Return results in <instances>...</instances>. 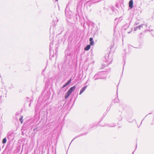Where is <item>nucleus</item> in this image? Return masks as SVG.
Returning <instances> with one entry per match:
<instances>
[{
    "label": "nucleus",
    "instance_id": "nucleus-1",
    "mask_svg": "<svg viewBox=\"0 0 154 154\" xmlns=\"http://www.w3.org/2000/svg\"><path fill=\"white\" fill-rule=\"evenodd\" d=\"M76 87L75 86H73L70 88L69 90L67 92L65 96V98H67L72 93V92L74 91Z\"/></svg>",
    "mask_w": 154,
    "mask_h": 154
},
{
    "label": "nucleus",
    "instance_id": "nucleus-2",
    "mask_svg": "<svg viewBox=\"0 0 154 154\" xmlns=\"http://www.w3.org/2000/svg\"><path fill=\"white\" fill-rule=\"evenodd\" d=\"M133 1L132 0H130L129 2V6L131 9L133 8Z\"/></svg>",
    "mask_w": 154,
    "mask_h": 154
},
{
    "label": "nucleus",
    "instance_id": "nucleus-3",
    "mask_svg": "<svg viewBox=\"0 0 154 154\" xmlns=\"http://www.w3.org/2000/svg\"><path fill=\"white\" fill-rule=\"evenodd\" d=\"M87 88V86H84L80 90L79 94H81Z\"/></svg>",
    "mask_w": 154,
    "mask_h": 154
},
{
    "label": "nucleus",
    "instance_id": "nucleus-4",
    "mask_svg": "<svg viewBox=\"0 0 154 154\" xmlns=\"http://www.w3.org/2000/svg\"><path fill=\"white\" fill-rule=\"evenodd\" d=\"M89 41L90 42V45H93L94 44V42L93 41V38H90L89 39Z\"/></svg>",
    "mask_w": 154,
    "mask_h": 154
},
{
    "label": "nucleus",
    "instance_id": "nucleus-5",
    "mask_svg": "<svg viewBox=\"0 0 154 154\" xmlns=\"http://www.w3.org/2000/svg\"><path fill=\"white\" fill-rule=\"evenodd\" d=\"M91 45H88L85 48V51H88L90 48Z\"/></svg>",
    "mask_w": 154,
    "mask_h": 154
},
{
    "label": "nucleus",
    "instance_id": "nucleus-6",
    "mask_svg": "<svg viewBox=\"0 0 154 154\" xmlns=\"http://www.w3.org/2000/svg\"><path fill=\"white\" fill-rule=\"evenodd\" d=\"M71 81V79H70L66 83V84L68 85L69 84Z\"/></svg>",
    "mask_w": 154,
    "mask_h": 154
},
{
    "label": "nucleus",
    "instance_id": "nucleus-7",
    "mask_svg": "<svg viewBox=\"0 0 154 154\" xmlns=\"http://www.w3.org/2000/svg\"><path fill=\"white\" fill-rule=\"evenodd\" d=\"M23 116H21L20 119V120L21 123H22L23 122Z\"/></svg>",
    "mask_w": 154,
    "mask_h": 154
},
{
    "label": "nucleus",
    "instance_id": "nucleus-8",
    "mask_svg": "<svg viewBox=\"0 0 154 154\" xmlns=\"http://www.w3.org/2000/svg\"><path fill=\"white\" fill-rule=\"evenodd\" d=\"M6 138H4L2 140V143L4 144L6 142Z\"/></svg>",
    "mask_w": 154,
    "mask_h": 154
},
{
    "label": "nucleus",
    "instance_id": "nucleus-9",
    "mask_svg": "<svg viewBox=\"0 0 154 154\" xmlns=\"http://www.w3.org/2000/svg\"><path fill=\"white\" fill-rule=\"evenodd\" d=\"M67 85L66 84H65L64 85H63V87L62 88H64L65 87H66Z\"/></svg>",
    "mask_w": 154,
    "mask_h": 154
},
{
    "label": "nucleus",
    "instance_id": "nucleus-10",
    "mask_svg": "<svg viewBox=\"0 0 154 154\" xmlns=\"http://www.w3.org/2000/svg\"><path fill=\"white\" fill-rule=\"evenodd\" d=\"M139 29H140V27H142V26L140 25V26H139Z\"/></svg>",
    "mask_w": 154,
    "mask_h": 154
}]
</instances>
